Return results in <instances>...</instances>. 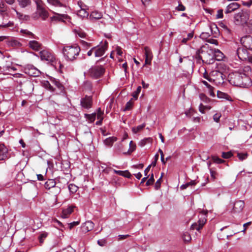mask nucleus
Returning a JSON list of instances; mask_svg holds the SVG:
<instances>
[{"label":"nucleus","instance_id":"nucleus-1","mask_svg":"<svg viewBox=\"0 0 252 252\" xmlns=\"http://www.w3.org/2000/svg\"><path fill=\"white\" fill-rule=\"evenodd\" d=\"M229 82L235 86L248 88L252 85V80L248 75L239 71L230 73L228 76Z\"/></svg>","mask_w":252,"mask_h":252},{"label":"nucleus","instance_id":"nucleus-2","mask_svg":"<svg viewBox=\"0 0 252 252\" xmlns=\"http://www.w3.org/2000/svg\"><path fill=\"white\" fill-rule=\"evenodd\" d=\"M215 50L211 47H204L196 51V58L198 60H202L203 63L207 64H212L215 62Z\"/></svg>","mask_w":252,"mask_h":252},{"label":"nucleus","instance_id":"nucleus-3","mask_svg":"<svg viewBox=\"0 0 252 252\" xmlns=\"http://www.w3.org/2000/svg\"><path fill=\"white\" fill-rule=\"evenodd\" d=\"M80 50L77 45L66 46L63 49V53L67 61L73 62L77 59Z\"/></svg>","mask_w":252,"mask_h":252},{"label":"nucleus","instance_id":"nucleus-4","mask_svg":"<svg viewBox=\"0 0 252 252\" xmlns=\"http://www.w3.org/2000/svg\"><path fill=\"white\" fill-rule=\"evenodd\" d=\"M36 5V12L33 14L32 17L37 19L40 17L43 20H45L49 16L48 12L43 7V3L41 0H35Z\"/></svg>","mask_w":252,"mask_h":252},{"label":"nucleus","instance_id":"nucleus-5","mask_svg":"<svg viewBox=\"0 0 252 252\" xmlns=\"http://www.w3.org/2000/svg\"><path fill=\"white\" fill-rule=\"evenodd\" d=\"M248 50L244 47H239L237 50V54L241 60L248 61L252 63V54Z\"/></svg>","mask_w":252,"mask_h":252},{"label":"nucleus","instance_id":"nucleus-6","mask_svg":"<svg viewBox=\"0 0 252 252\" xmlns=\"http://www.w3.org/2000/svg\"><path fill=\"white\" fill-rule=\"evenodd\" d=\"M105 71L102 66H93L88 70V74L92 77L97 79L103 75Z\"/></svg>","mask_w":252,"mask_h":252},{"label":"nucleus","instance_id":"nucleus-7","mask_svg":"<svg viewBox=\"0 0 252 252\" xmlns=\"http://www.w3.org/2000/svg\"><path fill=\"white\" fill-rule=\"evenodd\" d=\"M212 79H210L211 83L213 82L217 85L222 84L224 82V77L223 73L218 70H213L210 73Z\"/></svg>","mask_w":252,"mask_h":252},{"label":"nucleus","instance_id":"nucleus-8","mask_svg":"<svg viewBox=\"0 0 252 252\" xmlns=\"http://www.w3.org/2000/svg\"><path fill=\"white\" fill-rule=\"evenodd\" d=\"M249 18V15L247 10H242L234 15L235 20L239 24L246 23Z\"/></svg>","mask_w":252,"mask_h":252},{"label":"nucleus","instance_id":"nucleus-9","mask_svg":"<svg viewBox=\"0 0 252 252\" xmlns=\"http://www.w3.org/2000/svg\"><path fill=\"white\" fill-rule=\"evenodd\" d=\"M25 73L33 77L39 76L41 72L32 65H27L24 68Z\"/></svg>","mask_w":252,"mask_h":252},{"label":"nucleus","instance_id":"nucleus-10","mask_svg":"<svg viewBox=\"0 0 252 252\" xmlns=\"http://www.w3.org/2000/svg\"><path fill=\"white\" fill-rule=\"evenodd\" d=\"M241 43L243 47L250 51H252V36L246 35L241 39Z\"/></svg>","mask_w":252,"mask_h":252},{"label":"nucleus","instance_id":"nucleus-11","mask_svg":"<svg viewBox=\"0 0 252 252\" xmlns=\"http://www.w3.org/2000/svg\"><path fill=\"white\" fill-rule=\"evenodd\" d=\"M40 56L42 60L52 62L55 60L54 55L47 50H43L40 52Z\"/></svg>","mask_w":252,"mask_h":252},{"label":"nucleus","instance_id":"nucleus-12","mask_svg":"<svg viewBox=\"0 0 252 252\" xmlns=\"http://www.w3.org/2000/svg\"><path fill=\"white\" fill-rule=\"evenodd\" d=\"M95 48L94 56L95 57H100L104 55L107 48V43L106 42L104 45L96 46Z\"/></svg>","mask_w":252,"mask_h":252},{"label":"nucleus","instance_id":"nucleus-13","mask_svg":"<svg viewBox=\"0 0 252 252\" xmlns=\"http://www.w3.org/2000/svg\"><path fill=\"white\" fill-rule=\"evenodd\" d=\"M92 98L91 96L86 95L82 98L80 100L81 106L85 109H89L92 106Z\"/></svg>","mask_w":252,"mask_h":252},{"label":"nucleus","instance_id":"nucleus-14","mask_svg":"<svg viewBox=\"0 0 252 252\" xmlns=\"http://www.w3.org/2000/svg\"><path fill=\"white\" fill-rule=\"evenodd\" d=\"M70 17L66 14H60L57 13H55V15L51 17L52 21H56L58 22H64L65 20H69Z\"/></svg>","mask_w":252,"mask_h":252},{"label":"nucleus","instance_id":"nucleus-15","mask_svg":"<svg viewBox=\"0 0 252 252\" xmlns=\"http://www.w3.org/2000/svg\"><path fill=\"white\" fill-rule=\"evenodd\" d=\"M80 9L77 11V15L82 18L87 17L89 16V12L86 10V5L83 4L82 1L78 2Z\"/></svg>","mask_w":252,"mask_h":252},{"label":"nucleus","instance_id":"nucleus-16","mask_svg":"<svg viewBox=\"0 0 252 252\" xmlns=\"http://www.w3.org/2000/svg\"><path fill=\"white\" fill-rule=\"evenodd\" d=\"M144 51L145 56V64H150L153 57L152 52L150 49L147 46L145 47Z\"/></svg>","mask_w":252,"mask_h":252},{"label":"nucleus","instance_id":"nucleus-17","mask_svg":"<svg viewBox=\"0 0 252 252\" xmlns=\"http://www.w3.org/2000/svg\"><path fill=\"white\" fill-rule=\"evenodd\" d=\"M8 158V149L4 144H0V160H3Z\"/></svg>","mask_w":252,"mask_h":252},{"label":"nucleus","instance_id":"nucleus-18","mask_svg":"<svg viewBox=\"0 0 252 252\" xmlns=\"http://www.w3.org/2000/svg\"><path fill=\"white\" fill-rule=\"evenodd\" d=\"M245 206V203L244 201L242 200H238L236 201L233 206V211L235 213H240L241 212Z\"/></svg>","mask_w":252,"mask_h":252},{"label":"nucleus","instance_id":"nucleus-19","mask_svg":"<svg viewBox=\"0 0 252 252\" xmlns=\"http://www.w3.org/2000/svg\"><path fill=\"white\" fill-rule=\"evenodd\" d=\"M28 46L32 50L38 51L42 49V44L36 40H31L29 42Z\"/></svg>","mask_w":252,"mask_h":252},{"label":"nucleus","instance_id":"nucleus-20","mask_svg":"<svg viewBox=\"0 0 252 252\" xmlns=\"http://www.w3.org/2000/svg\"><path fill=\"white\" fill-rule=\"evenodd\" d=\"M94 227V223L92 221L85 222L82 226V231L86 233L92 230Z\"/></svg>","mask_w":252,"mask_h":252},{"label":"nucleus","instance_id":"nucleus-21","mask_svg":"<svg viewBox=\"0 0 252 252\" xmlns=\"http://www.w3.org/2000/svg\"><path fill=\"white\" fill-rule=\"evenodd\" d=\"M75 206H69L67 208L63 210L62 217L63 218H67L68 216L73 212Z\"/></svg>","mask_w":252,"mask_h":252},{"label":"nucleus","instance_id":"nucleus-22","mask_svg":"<svg viewBox=\"0 0 252 252\" xmlns=\"http://www.w3.org/2000/svg\"><path fill=\"white\" fill-rule=\"evenodd\" d=\"M239 7V4L237 2H232L230 3L226 7L225 11V13H231Z\"/></svg>","mask_w":252,"mask_h":252},{"label":"nucleus","instance_id":"nucleus-23","mask_svg":"<svg viewBox=\"0 0 252 252\" xmlns=\"http://www.w3.org/2000/svg\"><path fill=\"white\" fill-rule=\"evenodd\" d=\"M193 32H189L187 34V37H183L182 39L179 38V39L181 40V42L182 44H187L188 42L190 40L193 38ZM182 36H185V35L183 34Z\"/></svg>","mask_w":252,"mask_h":252},{"label":"nucleus","instance_id":"nucleus-24","mask_svg":"<svg viewBox=\"0 0 252 252\" xmlns=\"http://www.w3.org/2000/svg\"><path fill=\"white\" fill-rule=\"evenodd\" d=\"M102 17V14L101 12H98L97 11H93L90 15V18L91 20H98L101 19Z\"/></svg>","mask_w":252,"mask_h":252},{"label":"nucleus","instance_id":"nucleus-25","mask_svg":"<svg viewBox=\"0 0 252 252\" xmlns=\"http://www.w3.org/2000/svg\"><path fill=\"white\" fill-rule=\"evenodd\" d=\"M117 139V138L115 136L110 137L104 140V143L107 146L111 147Z\"/></svg>","mask_w":252,"mask_h":252},{"label":"nucleus","instance_id":"nucleus-26","mask_svg":"<svg viewBox=\"0 0 252 252\" xmlns=\"http://www.w3.org/2000/svg\"><path fill=\"white\" fill-rule=\"evenodd\" d=\"M19 6L22 8H25L31 5L32 3L31 0H17Z\"/></svg>","mask_w":252,"mask_h":252},{"label":"nucleus","instance_id":"nucleus-27","mask_svg":"<svg viewBox=\"0 0 252 252\" xmlns=\"http://www.w3.org/2000/svg\"><path fill=\"white\" fill-rule=\"evenodd\" d=\"M201 82L208 88L210 95L213 97L215 96V94L213 91L214 88L210 84H209L205 80H202Z\"/></svg>","mask_w":252,"mask_h":252},{"label":"nucleus","instance_id":"nucleus-28","mask_svg":"<svg viewBox=\"0 0 252 252\" xmlns=\"http://www.w3.org/2000/svg\"><path fill=\"white\" fill-rule=\"evenodd\" d=\"M52 82L53 84L59 89L61 93L63 92L64 87L59 80L54 79L52 80Z\"/></svg>","mask_w":252,"mask_h":252},{"label":"nucleus","instance_id":"nucleus-29","mask_svg":"<svg viewBox=\"0 0 252 252\" xmlns=\"http://www.w3.org/2000/svg\"><path fill=\"white\" fill-rule=\"evenodd\" d=\"M215 50V54H214V59L217 60V61H220L222 60L223 58V53L220 52L219 50H216L214 49Z\"/></svg>","mask_w":252,"mask_h":252},{"label":"nucleus","instance_id":"nucleus-30","mask_svg":"<svg viewBox=\"0 0 252 252\" xmlns=\"http://www.w3.org/2000/svg\"><path fill=\"white\" fill-rule=\"evenodd\" d=\"M56 186V182L53 179L48 180L45 184V187L46 189H50Z\"/></svg>","mask_w":252,"mask_h":252},{"label":"nucleus","instance_id":"nucleus-31","mask_svg":"<svg viewBox=\"0 0 252 252\" xmlns=\"http://www.w3.org/2000/svg\"><path fill=\"white\" fill-rule=\"evenodd\" d=\"M74 32L76 35L81 38H85L87 35V34L80 28L74 29Z\"/></svg>","mask_w":252,"mask_h":252},{"label":"nucleus","instance_id":"nucleus-32","mask_svg":"<svg viewBox=\"0 0 252 252\" xmlns=\"http://www.w3.org/2000/svg\"><path fill=\"white\" fill-rule=\"evenodd\" d=\"M48 2L56 7H63L64 6V5L61 3L59 0H47Z\"/></svg>","mask_w":252,"mask_h":252},{"label":"nucleus","instance_id":"nucleus-33","mask_svg":"<svg viewBox=\"0 0 252 252\" xmlns=\"http://www.w3.org/2000/svg\"><path fill=\"white\" fill-rule=\"evenodd\" d=\"M217 96L219 98H224L227 100H229V98H230L228 94L220 91H218L217 92Z\"/></svg>","mask_w":252,"mask_h":252},{"label":"nucleus","instance_id":"nucleus-34","mask_svg":"<svg viewBox=\"0 0 252 252\" xmlns=\"http://www.w3.org/2000/svg\"><path fill=\"white\" fill-rule=\"evenodd\" d=\"M85 117L89 121L90 123H93L96 117V114H85Z\"/></svg>","mask_w":252,"mask_h":252},{"label":"nucleus","instance_id":"nucleus-35","mask_svg":"<svg viewBox=\"0 0 252 252\" xmlns=\"http://www.w3.org/2000/svg\"><path fill=\"white\" fill-rule=\"evenodd\" d=\"M43 86L45 88L52 92H54L55 90V89L50 84L49 82L47 81L44 82L43 83Z\"/></svg>","mask_w":252,"mask_h":252},{"label":"nucleus","instance_id":"nucleus-36","mask_svg":"<svg viewBox=\"0 0 252 252\" xmlns=\"http://www.w3.org/2000/svg\"><path fill=\"white\" fill-rule=\"evenodd\" d=\"M152 139L151 138H145L142 140H141L140 142H139V145L141 146V147H143L147 143H152Z\"/></svg>","mask_w":252,"mask_h":252},{"label":"nucleus","instance_id":"nucleus-37","mask_svg":"<svg viewBox=\"0 0 252 252\" xmlns=\"http://www.w3.org/2000/svg\"><path fill=\"white\" fill-rule=\"evenodd\" d=\"M78 189V187L73 184H70L68 185V189L72 193H75Z\"/></svg>","mask_w":252,"mask_h":252},{"label":"nucleus","instance_id":"nucleus-38","mask_svg":"<svg viewBox=\"0 0 252 252\" xmlns=\"http://www.w3.org/2000/svg\"><path fill=\"white\" fill-rule=\"evenodd\" d=\"M136 148V145L132 141H131L129 143V148L127 152V153L129 155H130L131 153H132ZM125 154H126V153H125Z\"/></svg>","mask_w":252,"mask_h":252},{"label":"nucleus","instance_id":"nucleus-39","mask_svg":"<svg viewBox=\"0 0 252 252\" xmlns=\"http://www.w3.org/2000/svg\"><path fill=\"white\" fill-rule=\"evenodd\" d=\"M145 126V124H143L132 128V130L134 133H136L141 131Z\"/></svg>","mask_w":252,"mask_h":252},{"label":"nucleus","instance_id":"nucleus-40","mask_svg":"<svg viewBox=\"0 0 252 252\" xmlns=\"http://www.w3.org/2000/svg\"><path fill=\"white\" fill-rule=\"evenodd\" d=\"M213 161L217 164H221L225 162V161L217 156H213L212 158Z\"/></svg>","mask_w":252,"mask_h":252},{"label":"nucleus","instance_id":"nucleus-41","mask_svg":"<svg viewBox=\"0 0 252 252\" xmlns=\"http://www.w3.org/2000/svg\"><path fill=\"white\" fill-rule=\"evenodd\" d=\"M21 32L30 38H35L34 35L32 32L27 30H22Z\"/></svg>","mask_w":252,"mask_h":252},{"label":"nucleus","instance_id":"nucleus-42","mask_svg":"<svg viewBox=\"0 0 252 252\" xmlns=\"http://www.w3.org/2000/svg\"><path fill=\"white\" fill-rule=\"evenodd\" d=\"M14 26V23L11 21H9L7 23H2V24L0 25V27L1 28H9V27H13Z\"/></svg>","mask_w":252,"mask_h":252},{"label":"nucleus","instance_id":"nucleus-43","mask_svg":"<svg viewBox=\"0 0 252 252\" xmlns=\"http://www.w3.org/2000/svg\"><path fill=\"white\" fill-rule=\"evenodd\" d=\"M163 173H162L160 177L157 181V182L155 184V188L157 190L160 187L161 181V179L163 176Z\"/></svg>","mask_w":252,"mask_h":252},{"label":"nucleus","instance_id":"nucleus-44","mask_svg":"<svg viewBox=\"0 0 252 252\" xmlns=\"http://www.w3.org/2000/svg\"><path fill=\"white\" fill-rule=\"evenodd\" d=\"M80 43L82 45V46L85 48L86 49H88L89 48H90L91 46V43H89V42H87L84 40H81L80 41Z\"/></svg>","mask_w":252,"mask_h":252},{"label":"nucleus","instance_id":"nucleus-45","mask_svg":"<svg viewBox=\"0 0 252 252\" xmlns=\"http://www.w3.org/2000/svg\"><path fill=\"white\" fill-rule=\"evenodd\" d=\"M233 156L232 153L231 152H222L221 157L224 158H229Z\"/></svg>","mask_w":252,"mask_h":252},{"label":"nucleus","instance_id":"nucleus-46","mask_svg":"<svg viewBox=\"0 0 252 252\" xmlns=\"http://www.w3.org/2000/svg\"><path fill=\"white\" fill-rule=\"evenodd\" d=\"M155 179L154 177V174H152L150 178L148 179L146 183V185L148 186L153 185Z\"/></svg>","mask_w":252,"mask_h":252},{"label":"nucleus","instance_id":"nucleus-47","mask_svg":"<svg viewBox=\"0 0 252 252\" xmlns=\"http://www.w3.org/2000/svg\"><path fill=\"white\" fill-rule=\"evenodd\" d=\"M237 157L240 160H243L247 158L248 155L247 153H238Z\"/></svg>","mask_w":252,"mask_h":252},{"label":"nucleus","instance_id":"nucleus-48","mask_svg":"<svg viewBox=\"0 0 252 252\" xmlns=\"http://www.w3.org/2000/svg\"><path fill=\"white\" fill-rule=\"evenodd\" d=\"M206 222V220L204 218L199 219L197 223L199 224V226H200L201 229L203 227Z\"/></svg>","mask_w":252,"mask_h":252},{"label":"nucleus","instance_id":"nucleus-49","mask_svg":"<svg viewBox=\"0 0 252 252\" xmlns=\"http://www.w3.org/2000/svg\"><path fill=\"white\" fill-rule=\"evenodd\" d=\"M0 15L3 18H6L9 17L8 13L7 10H1L0 11Z\"/></svg>","mask_w":252,"mask_h":252},{"label":"nucleus","instance_id":"nucleus-50","mask_svg":"<svg viewBox=\"0 0 252 252\" xmlns=\"http://www.w3.org/2000/svg\"><path fill=\"white\" fill-rule=\"evenodd\" d=\"M75 251L71 247L68 246L66 248L63 249L61 252H75Z\"/></svg>","mask_w":252,"mask_h":252},{"label":"nucleus","instance_id":"nucleus-51","mask_svg":"<svg viewBox=\"0 0 252 252\" xmlns=\"http://www.w3.org/2000/svg\"><path fill=\"white\" fill-rule=\"evenodd\" d=\"M206 109H210V107L203 105L202 103H201L199 107V110L201 113H204L205 110Z\"/></svg>","mask_w":252,"mask_h":252},{"label":"nucleus","instance_id":"nucleus-52","mask_svg":"<svg viewBox=\"0 0 252 252\" xmlns=\"http://www.w3.org/2000/svg\"><path fill=\"white\" fill-rule=\"evenodd\" d=\"M141 90V87L140 86H138L136 89V90L134 92L133 94V96L137 98L138 97V96L139 94H140Z\"/></svg>","mask_w":252,"mask_h":252},{"label":"nucleus","instance_id":"nucleus-53","mask_svg":"<svg viewBox=\"0 0 252 252\" xmlns=\"http://www.w3.org/2000/svg\"><path fill=\"white\" fill-rule=\"evenodd\" d=\"M221 116V114L220 113H216L213 116V119L215 122L218 123L220 121V119Z\"/></svg>","mask_w":252,"mask_h":252},{"label":"nucleus","instance_id":"nucleus-54","mask_svg":"<svg viewBox=\"0 0 252 252\" xmlns=\"http://www.w3.org/2000/svg\"><path fill=\"white\" fill-rule=\"evenodd\" d=\"M183 239L185 241L189 242L191 240V237L188 233L186 232L184 234Z\"/></svg>","mask_w":252,"mask_h":252},{"label":"nucleus","instance_id":"nucleus-55","mask_svg":"<svg viewBox=\"0 0 252 252\" xmlns=\"http://www.w3.org/2000/svg\"><path fill=\"white\" fill-rule=\"evenodd\" d=\"M191 228L192 230L195 229L197 231H199L201 229L200 226H199V224H198V223H194L192 224L191 226Z\"/></svg>","mask_w":252,"mask_h":252},{"label":"nucleus","instance_id":"nucleus-56","mask_svg":"<svg viewBox=\"0 0 252 252\" xmlns=\"http://www.w3.org/2000/svg\"><path fill=\"white\" fill-rule=\"evenodd\" d=\"M203 76L204 78L208 80L210 82H211L210 79H212V76L211 75H208L206 72V70L205 69V72L203 73Z\"/></svg>","mask_w":252,"mask_h":252},{"label":"nucleus","instance_id":"nucleus-57","mask_svg":"<svg viewBox=\"0 0 252 252\" xmlns=\"http://www.w3.org/2000/svg\"><path fill=\"white\" fill-rule=\"evenodd\" d=\"M210 172L211 178L215 180L216 178L217 172L214 171L212 168L210 169Z\"/></svg>","mask_w":252,"mask_h":252},{"label":"nucleus","instance_id":"nucleus-58","mask_svg":"<svg viewBox=\"0 0 252 252\" xmlns=\"http://www.w3.org/2000/svg\"><path fill=\"white\" fill-rule=\"evenodd\" d=\"M223 17V10L222 9H220L217 12V14L216 15V18L217 19H220Z\"/></svg>","mask_w":252,"mask_h":252},{"label":"nucleus","instance_id":"nucleus-59","mask_svg":"<svg viewBox=\"0 0 252 252\" xmlns=\"http://www.w3.org/2000/svg\"><path fill=\"white\" fill-rule=\"evenodd\" d=\"M186 7L182 4L180 3L179 5L176 7V10L178 11H185Z\"/></svg>","mask_w":252,"mask_h":252},{"label":"nucleus","instance_id":"nucleus-60","mask_svg":"<svg viewBox=\"0 0 252 252\" xmlns=\"http://www.w3.org/2000/svg\"><path fill=\"white\" fill-rule=\"evenodd\" d=\"M207 42L208 43H210L213 44H215L216 45H218V41L216 39H213V38L208 39L207 40Z\"/></svg>","mask_w":252,"mask_h":252},{"label":"nucleus","instance_id":"nucleus-61","mask_svg":"<svg viewBox=\"0 0 252 252\" xmlns=\"http://www.w3.org/2000/svg\"><path fill=\"white\" fill-rule=\"evenodd\" d=\"M210 36V34L208 32H202L200 34V37L203 39H206Z\"/></svg>","mask_w":252,"mask_h":252},{"label":"nucleus","instance_id":"nucleus-62","mask_svg":"<svg viewBox=\"0 0 252 252\" xmlns=\"http://www.w3.org/2000/svg\"><path fill=\"white\" fill-rule=\"evenodd\" d=\"M123 173H124L122 174V176L126 177L127 178H131V175L127 170L123 171Z\"/></svg>","mask_w":252,"mask_h":252},{"label":"nucleus","instance_id":"nucleus-63","mask_svg":"<svg viewBox=\"0 0 252 252\" xmlns=\"http://www.w3.org/2000/svg\"><path fill=\"white\" fill-rule=\"evenodd\" d=\"M103 114V113L101 110V109L100 108H98V110H97V119H101V118H103L102 117Z\"/></svg>","mask_w":252,"mask_h":252},{"label":"nucleus","instance_id":"nucleus-64","mask_svg":"<svg viewBox=\"0 0 252 252\" xmlns=\"http://www.w3.org/2000/svg\"><path fill=\"white\" fill-rule=\"evenodd\" d=\"M243 4L245 6L250 7L251 5H252V0H250L248 1H243Z\"/></svg>","mask_w":252,"mask_h":252}]
</instances>
